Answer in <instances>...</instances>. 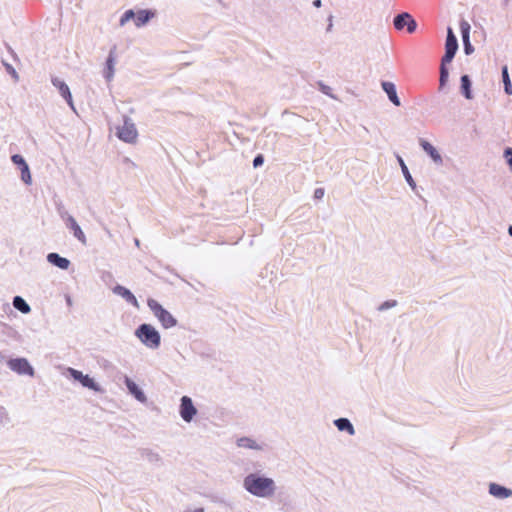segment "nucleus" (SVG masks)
Instances as JSON below:
<instances>
[{
  "label": "nucleus",
  "mask_w": 512,
  "mask_h": 512,
  "mask_svg": "<svg viewBox=\"0 0 512 512\" xmlns=\"http://www.w3.org/2000/svg\"><path fill=\"white\" fill-rule=\"evenodd\" d=\"M318 88L323 94L327 95L328 97H330L332 99H336V96L332 93V89L330 86H328L320 81V82H318Z\"/></svg>",
  "instance_id": "nucleus-30"
},
{
  "label": "nucleus",
  "mask_w": 512,
  "mask_h": 512,
  "mask_svg": "<svg viewBox=\"0 0 512 512\" xmlns=\"http://www.w3.org/2000/svg\"><path fill=\"white\" fill-rule=\"evenodd\" d=\"M263 163H264V157H263V155H261V154H258V155L254 158V160H253V166H254L255 168H257V167H259V166L263 165Z\"/></svg>",
  "instance_id": "nucleus-33"
},
{
  "label": "nucleus",
  "mask_w": 512,
  "mask_h": 512,
  "mask_svg": "<svg viewBox=\"0 0 512 512\" xmlns=\"http://www.w3.org/2000/svg\"><path fill=\"white\" fill-rule=\"evenodd\" d=\"M502 78H503V84L508 83V82H511V81H510V77H509V73H508V68H507V66H504V67L502 68Z\"/></svg>",
  "instance_id": "nucleus-34"
},
{
  "label": "nucleus",
  "mask_w": 512,
  "mask_h": 512,
  "mask_svg": "<svg viewBox=\"0 0 512 512\" xmlns=\"http://www.w3.org/2000/svg\"><path fill=\"white\" fill-rule=\"evenodd\" d=\"M489 494L497 499H506L512 497V489L497 483H490Z\"/></svg>",
  "instance_id": "nucleus-18"
},
{
  "label": "nucleus",
  "mask_w": 512,
  "mask_h": 512,
  "mask_svg": "<svg viewBox=\"0 0 512 512\" xmlns=\"http://www.w3.org/2000/svg\"><path fill=\"white\" fill-rule=\"evenodd\" d=\"M154 17V13L150 10H139L135 13L134 22L136 27H142L146 25L150 19Z\"/></svg>",
  "instance_id": "nucleus-24"
},
{
  "label": "nucleus",
  "mask_w": 512,
  "mask_h": 512,
  "mask_svg": "<svg viewBox=\"0 0 512 512\" xmlns=\"http://www.w3.org/2000/svg\"><path fill=\"white\" fill-rule=\"evenodd\" d=\"M6 68H7V71L17 80L18 79V74L15 71V69L11 65H9V64L6 65Z\"/></svg>",
  "instance_id": "nucleus-36"
},
{
  "label": "nucleus",
  "mask_w": 512,
  "mask_h": 512,
  "mask_svg": "<svg viewBox=\"0 0 512 512\" xmlns=\"http://www.w3.org/2000/svg\"><path fill=\"white\" fill-rule=\"evenodd\" d=\"M140 455L142 459L153 465H160L162 463V457L160 454L152 449H142L140 450Z\"/></svg>",
  "instance_id": "nucleus-22"
},
{
  "label": "nucleus",
  "mask_w": 512,
  "mask_h": 512,
  "mask_svg": "<svg viewBox=\"0 0 512 512\" xmlns=\"http://www.w3.org/2000/svg\"><path fill=\"white\" fill-rule=\"evenodd\" d=\"M10 421L7 409L0 405V426L8 424Z\"/></svg>",
  "instance_id": "nucleus-31"
},
{
  "label": "nucleus",
  "mask_w": 512,
  "mask_h": 512,
  "mask_svg": "<svg viewBox=\"0 0 512 512\" xmlns=\"http://www.w3.org/2000/svg\"><path fill=\"white\" fill-rule=\"evenodd\" d=\"M53 86L58 90L61 97L66 101L68 106L71 108L73 112L76 113V108L73 102V97L70 91L69 86L66 82L58 77H53L51 79Z\"/></svg>",
  "instance_id": "nucleus-10"
},
{
  "label": "nucleus",
  "mask_w": 512,
  "mask_h": 512,
  "mask_svg": "<svg viewBox=\"0 0 512 512\" xmlns=\"http://www.w3.org/2000/svg\"><path fill=\"white\" fill-rule=\"evenodd\" d=\"M8 368L18 375L34 376V368L26 358H11L7 361Z\"/></svg>",
  "instance_id": "nucleus-7"
},
{
  "label": "nucleus",
  "mask_w": 512,
  "mask_h": 512,
  "mask_svg": "<svg viewBox=\"0 0 512 512\" xmlns=\"http://www.w3.org/2000/svg\"><path fill=\"white\" fill-rule=\"evenodd\" d=\"M381 87L383 91L387 94L388 99L395 105L400 106L401 102L397 95L396 86L394 83L389 81H382Z\"/></svg>",
  "instance_id": "nucleus-19"
},
{
  "label": "nucleus",
  "mask_w": 512,
  "mask_h": 512,
  "mask_svg": "<svg viewBox=\"0 0 512 512\" xmlns=\"http://www.w3.org/2000/svg\"><path fill=\"white\" fill-rule=\"evenodd\" d=\"M461 92L463 94V96L470 100L472 99V91H471V86H472V82H471V79L468 75H462L461 76Z\"/></svg>",
  "instance_id": "nucleus-25"
},
{
  "label": "nucleus",
  "mask_w": 512,
  "mask_h": 512,
  "mask_svg": "<svg viewBox=\"0 0 512 512\" xmlns=\"http://www.w3.org/2000/svg\"><path fill=\"white\" fill-rule=\"evenodd\" d=\"M124 383L126 385V388L128 392L140 403H146L147 397L143 390L138 387V385L130 379L128 376L124 377Z\"/></svg>",
  "instance_id": "nucleus-14"
},
{
  "label": "nucleus",
  "mask_w": 512,
  "mask_h": 512,
  "mask_svg": "<svg viewBox=\"0 0 512 512\" xmlns=\"http://www.w3.org/2000/svg\"><path fill=\"white\" fill-rule=\"evenodd\" d=\"M135 336L150 349H157L161 343L159 332L150 324H141L135 330Z\"/></svg>",
  "instance_id": "nucleus-2"
},
{
  "label": "nucleus",
  "mask_w": 512,
  "mask_h": 512,
  "mask_svg": "<svg viewBox=\"0 0 512 512\" xmlns=\"http://www.w3.org/2000/svg\"><path fill=\"white\" fill-rule=\"evenodd\" d=\"M135 18V12L132 9L126 10L120 18V26H124L127 22Z\"/></svg>",
  "instance_id": "nucleus-29"
},
{
  "label": "nucleus",
  "mask_w": 512,
  "mask_h": 512,
  "mask_svg": "<svg viewBox=\"0 0 512 512\" xmlns=\"http://www.w3.org/2000/svg\"><path fill=\"white\" fill-rule=\"evenodd\" d=\"M12 304L15 309H17L23 314H28L31 311V307L21 296H15L13 298Z\"/></svg>",
  "instance_id": "nucleus-26"
},
{
  "label": "nucleus",
  "mask_w": 512,
  "mask_h": 512,
  "mask_svg": "<svg viewBox=\"0 0 512 512\" xmlns=\"http://www.w3.org/2000/svg\"><path fill=\"white\" fill-rule=\"evenodd\" d=\"M147 305L150 310L153 312L154 316L161 323L163 328L169 329L177 324V320L175 317L167 311L158 301L154 299H148Z\"/></svg>",
  "instance_id": "nucleus-3"
},
{
  "label": "nucleus",
  "mask_w": 512,
  "mask_h": 512,
  "mask_svg": "<svg viewBox=\"0 0 512 512\" xmlns=\"http://www.w3.org/2000/svg\"><path fill=\"white\" fill-rule=\"evenodd\" d=\"M419 144L422 147V149L425 151L427 155L430 156V158L433 160V162L437 165L443 164V159L441 154L438 152V150L427 140L420 139Z\"/></svg>",
  "instance_id": "nucleus-17"
},
{
  "label": "nucleus",
  "mask_w": 512,
  "mask_h": 512,
  "mask_svg": "<svg viewBox=\"0 0 512 512\" xmlns=\"http://www.w3.org/2000/svg\"><path fill=\"white\" fill-rule=\"evenodd\" d=\"M66 300H67V304L71 305L72 302H71V298L69 296L66 297Z\"/></svg>",
  "instance_id": "nucleus-42"
},
{
  "label": "nucleus",
  "mask_w": 512,
  "mask_h": 512,
  "mask_svg": "<svg viewBox=\"0 0 512 512\" xmlns=\"http://www.w3.org/2000/svg\"><path fill=\"white\" fill-rule=\"evenodd\" d=\"M58 212L66 227L72 231L73 236L85 245L87 242L86 236L75 218L64 209H59Z\"/></svg>",
  "instance_id": "nucleus-5"
},
{
  "label": "nucleus",
  "mask_w": 512,
  "mask_h": 512,
  "mask_svg": "<svg viewBox=\"0 0 512 512\" xmlns=\"http://www.w3.org/2000/svg\"><path fill=\"white\" fill-rule=\"evenodd\" d=\"M396 305H397L396 300H387L379 305L378 311H385V310L395 307Z\"/></svg>",
  "instance_id": "nucleus-32"
},
{
  "label": "nucleus",
  "mask_w": 512,
  "mask_h": 512,
  "mask_svg": "<svg viewBox=\"0 0 512 512\" xmlns=\"http://www.w3.org/2000/svg\"><path fill=\"white\" fill-rule=\"evenodd\" d=\"M324 189L323 188H317L314 191V198L315 199H322L324 196Z\"/></svg>",
  "instance_id": "nucleus-35"
},
{
  "label": "nucleus",
  "mask_w": 512,
  "mask_h": 512,
  "mask_svg": "<svg viewBox=\"0 0 512 512\" xmlns=\"http://www.w3.org/2000/svg\"><path fill=\"white\" fill-rule=\"evenodd\" d=\"M116 134L120 140L126 143H134L138 136L135 124L129 117H124L123 125L117 128Z\"/></svg>",
  "instance_id": "nucleus-4"
},
{
  "label": "nucleus",
  "mask_w": 512,
  "mask_h": 512,
  "mask_svg": "<svg viewBox=\"0 0 512 512\" xmlns=\"http://www.w3.org/2000/svg\"><path fill=\"white\" fill-rule=\"evenodd\" d=\"M334 425L339 431L347 432L350 436L355 435V428L348 418H338L334 420Z\"/></svg>",
  "instance_id": "nucleus-23"
},
{
  "label": "nucleus",
  "mask_w": 512,
  "mask_h": 512,
  "mask_svg": "<svg viewBox=\"0 0 512 512\" xmlns=\"http://www.w3.org/2000/svg\"><path fill=\"white\" fill-rule=\"evenodd\" d=\"M113 293L122 297L127 303L131 304L135 308L139 307V303L134 294L122 285H116L112 289Z\"/></svg>",
  "instance_id": "nucleus-15"
},
{
  "label": "nucleus",
  "mask_w": 512,
  "mask_h": 512,
  "mask_svg": "<svg viewBox=\"0 0 512 512\" xmlns=\"http://www.w3.org/2000/svg\"><path fill=\"white\" fill-rule=\"evenodd\" d=\"M243 488L251 495L269 499L276 493L277 486L274 479L260 473H250L243 479Z\"/></svg>",
  "instance_id": "nucleus-1"
},
{
  "label": "nucleus",
  "mask_w": 512,
  "mask_h": 512,
  "mask_svg": "<svg viewBox=\"0 0 512 512\" xmlns=\"http://www.w3.org/2000/svg\"><path fill=\"white\" fill-rule=\"evenodd\" d=\"M5 360V355L0 351V363Z\"/></svg>",
  "instance_id": "nucleus-40"
},
{
  "label": "nucleus",
  "mask_w": 512,
  "mask_h": 512,
  "mask_svg": "<svg viewBox=\"0 0 512 512\" xmlns=\"http://www.w3.org/2000/svg\"><path fill=\"white\" fill-rule=\"evenodd\" d=\"M11 161L13 162V164L19 167L21 172V180L26 185H30L32 183V177L29 166L24 157L20 154H14L11 156Z\"/></svg>",
  "instance_id": "nucleus-12"
},
{
  "label": "nucleus",
  "mask_w": 512,
  "mask_h": 512,
  "mask_svg": "<svg viewBox=\"0 0 512 512\" xmlns=\"http://www.w3.org/2000/svg\"><path fill=\"white\" fill-rule=\"evenodd\" d=\"M197 412V408L194 406L192 399L189 396H182L179 405V415L181 419L186 423H190Z\"/></svg>",
  "instance_id": "nucleus-9"
},
{
  "label": "nucleus",
  "mask_w": 512,
  "mask_h": 512,
  "mask_svg": "<svg viewBox=\"0 0 512 512\" xmlns=\"http://www.w3.org/2000/svg\"><path fill=\"white\" fill-rule=\"evenodd\" d=\"M393 26L397 31H402L406 28L407 32L412 34L417 29V22L410 13L401 12L394 17Z\"/></svg>",
  "instance_id": "nucleus-6"
},
{
  "label": "nucleus",
  "mask_w": 512,
  "mask_h": 512,
  "mask_svg": "<svg viewBox=\"0 0 512 512\" xmlns=\"http://www.w3.org/2000/svg\"><path fill=\"white\" fill-rule=\"evenodd\" d=\"M399 164L401 166V170L403 172L404 178L407 181L408 185L414 190L416 188V183L413 180L406 164L404 163L403 159L401 157H398Z\"/></svg>",
  "instance_id": "nucleus-27"
},
{
  "label": "nucleus",
  "mask_w": 512,
  "mask_h": 512,
  "mask_svg": "<svg viewBox=\"0 0 512 512\" xmlns=\"http://www.w3.org/2000/svg\"><path fill=\"white\" fill-rule=\"evenodd\" d=\"M508 234L512 237V225L508 227Z\"/></svg>",
  "instance_id": "nucleus-41"
},
{
  "label": "nucleus",
  "mask_w": 512,
  "mask_h": 512,
  "mask_svg": "<svg viewBox=\"0 0 512 512\" xmlns=\"http://www.w3.org/2000/svg\"><path fill=\"white\" fill-rule=\"evenodd\" d=\"M457 50H458V40H457L452 28L448 27L446 42H445V54L442 57L441 61L444 62V64H449L450 62H452Z\"/></svg>",
  "instance_id": "nucleus-8"
},
{
  "label": "nucleus",
  "mask_w": 512,
  "mask_h": 512,
  "mask_svg": "<svg viewBox=\"0 0 512 512\" xmlns=\"http://www.w3.org/2000/svg\"><path fill=\"white\" fill-rule=\"evenodd\" d=\"M332 27H333V15H330L328 17V26L326 28V31L330 32L332 30Z\"/></svg>",
  "instance_id": "nucleus-38"
},
{
  "label": "nucleus",
  "mask_w": 512,
  "mask_h": 512,
  "mask_svg": "<svg viewBox=\"0 0 512 512\" xmlns=\"http://www.w3.org/2000/svg\"><path fill=\"white\" fill-rule=\"evenodd\" d=\"M115 50L116 48L114 47L113 49L110 50L109 52V55L106 59V67H105V70H104V78L107 80V81H111L114 77V72H115V62H116V57H115Z\"/></svg>",
  "instance_id": "nucleus-21"
},
{
  "label": "nucleus",
  "mask_w": 512,
  "mask_h": 512,
  "mask_svg": "<svg viewBox=\"0 0 512 512\" xmlns=\"http://www.w3.org/2000/svg\"><path fill=\"white\" fill-rule=\"evenodd\" d=\"M134 243H135V245H136V246H138V247H139V245H140V241H139L138 239H135V240H134Z\"/></svg>",
  "instance_id": "nucleus-43"
},
{
  "label": "nucleus",
  "mask_w": 512,
  "mask_h": 512,
  "mask_svg": "<svg viewBox=\"0 0 512 512\" xmlns=\"http://www.w3.org/2000/svg\"><path fill=\"white\" fill-rule=\"evenodd\" d=\"M47 261L53 265L56 266L62 270H67L71 264L70 260L60 256L56 252H51L47 255Z\"/></svg>",
  "instance_id": "nucleus-20"
},
{
  "label": "nucleus",
  "mask_w": 512,
  "mask_h": 512,
  "mask_svg": "<svg viewBox=\"0 0 512 512\" xmlns=\"http://www.w3.org/2000/svg\"><path fill=\"white\" fill-rule=\"evenodd\" d=\"M313 6L316 7V8H320L322 6V1L321 0H314L313 1Z\"/></svg>",
  "instance_id": "nucleus-39"
},
{
  "label": "nucleus",
  "mask_w": 512,
  "mask_h": 512,
  "mask_svg": "<svg viewBox=\"0 0 512 512\" xmlns=\"http://www.w3.org/2000/svg\"><path fill=\"white\" fill-rule=\"evenodd\" d=\"M504 91L508 95L512 94V84H511V82H508V83L504 84Z\"/></svg>",
  "instance_id": "nucleus-37"
},
{
  "label": "nucleus",
  "mask_w": 512,
  "mask_h": 512,
  "mask_svg": "<svg viewBox=\"0 0 512 512\" xmlns=\"http://www.w3.org/2000/svg\"><path fill=\"white\" fill-rule=\"evenodd\" d=\"M449 78V71L447 68V64H444V62L441 61L440 65V77H439V88L442 89Z\"/></svg>",
  "instance_id": "nucleus-28"
},
{
  "label": "nucleus",
  "mask_w": 512,
  "mask_h": 512,
  "mask_svg": "<svg viewBox=\"0 0 512 512\" xmlns=\"http://www.w3.org/2000/svg\"><path fill=\"white\" fill-rule=\"evenodd\" d=\"M236 445L239 448L250 449L255 451H262L265 447L263 442H258L251 437H240L236 440Z\"/></svg>",
  "instance_id": "nucleus-16"
},
{
  "label": "nucleus",
  "mask_w": 512,
  "mask_h": 512,
  "mask_svg": "<svg viewBox=\"0 0 512 512\" xmlns=\"http://www.w3.org/2000/svg\"><path fill=\"white\" fill-rule=\"evenodd\" d=\"M68 372L70 376L76 380L79 381L82 386L89 388L95 392H101L102 389L98 383L94 381L93 378H91L89 375H84L81 371L76 370L74 368H68Z\"/></svg>",
  "instance_id": "nucleus-11"
},
{
  "label": "nucleus",
  "mask_w": 512,
  "mask_h": 512,
  "mask_svg": "<svg viewBox=\"0 0 512 512\" xmlns=\"http://www.w3.org/2000/svg\"><path fill=\"white\" fill-rule=\"evenodd\" d=\"M470 29V24L466 20L462 19L460 21V31L463 40L464 52L466 55H470L474 52V47L470 42Z\"/></svg>",
  "instance_id": "nucleus-13"
}]
</instances>
